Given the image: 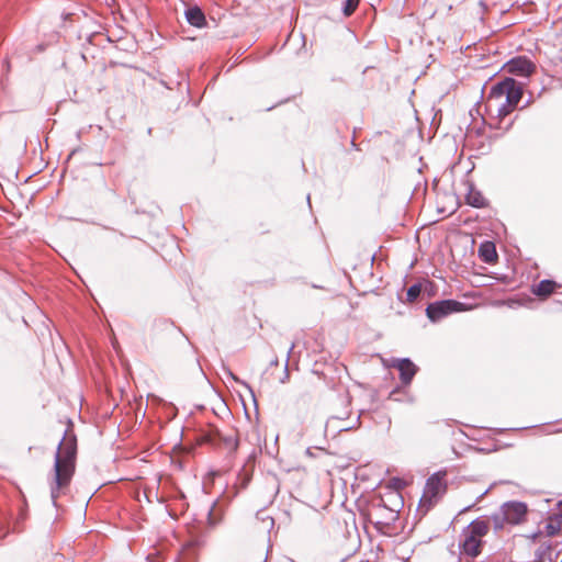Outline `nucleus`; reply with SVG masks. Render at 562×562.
<instances>
[{
	"mask_svg": "<svg viewBox=\"0 0 562 562\" xmlns=\"http://www.w3.org/2000/svg\"><path fill=\"white\" fill-rule=\"evenodd\" d=\"M340 419L337 417L330 418L326 424V429H328L330 426H333L336 422H339Z\"/></svg>",
	"mask_w": 562,
	"mask_h": 562,
	"instance_id": "nucleus-19",
	"label": "nucleus"
},
{
	"mask_svg": "<svg viewBox=\"0 0 562 562\" xmlns=\"http://www.w3.org/2000/svg\"><path fill=\"white\" fill-rule=\"evenodd\" d=\"M229 376L233 378L235 381H239L232 372H228Z\"/></svg>",
	"mask_w": 562,
	"mask_h": 562,
	"instance_id": "nucleus-21",
	"label": "nucleus"
},
{
	"mask_svg": "<svg viewBox=\"0 0 562 562\" xmlns=\"http://www.w3.org/2000/svg\"><path fill=\"white\" fill-rule=\"evenodd\" d=\"M488 529L490 525L486 520L475 519L464 530L482 539L488 532Z\"/></svg>",
	"mask_w": 562,
	"mask_h": 562,
	"instance_id": "nucleus-10",
	"label": "nucleus"
},
{
	"mask_svg": "<svg viewBox=\"0 0 562 562\" xmlns=\"http://www.w3.org/2000/svg\"><path fill=\"white\" fill-rule=\"evenodd\" d=\"M422 292V285L419 283H415L411 285L407 290L406 297L408 302H414L417 300V297L420 295Z\"/></svg>",
	"mask_w": 562,
	"mask_h": 562,
	"instance_id": "nucleus-15",
	"label": "nucleus"
},
{
	"mask_svg": "<svg viewBox=\"0 0 562 562\" xmlns=\"http://www.w3.org/2000/svg\"><path fill=\"white\" fill-rule=\"evenodd\" d=\"M555 286L557 283L553 280L544 279L533 286L532 293L546 297L554 291Z\"/></svg>",
	"mask_w": 562,
	"mask_h": 562,
	"instance_id": "nucleus-13",
	"label": "nucleus"
},
{
	"mask_svg": "<svg viewBox=\"0 0 562 562\" xmlns=\"http://www.w3.org/2000/svg\"><path fill=\"white\" fill-rule=\"evenodd\" d=\"M445 476V472H436L427 479L419 501V507L425 512H428L446 493L447 483Z\"/></svg>",
	"mask_w": 562,
	"mask_h": 562,
	"instance_id": "nucleus-3",
	"label": "nucleus"
},
{
	"mask_svg": "<svg viewBox=\"0 0 562 562\" xmlns=\"http://www.w3.org/2000/svg\"><path fill=\"white\" fill-rule=\"evenodd\" d=\"M216 436L227 450L235 451L238 448V438L234 430H231L228 434H222L217 430Z\"/></svg>",
	"mask_w": 562,
	"mask_h": 562,
	"instance_id": "nucleus-14",
	"label": "nucleus"
},
{
	"mask_svg": "<svg viewBox=\"0 0 562 562\" xmlns=\"http://www.w3.org/2000/svg\"><path fill=\"white\" fill-rule=\"evenodd\" d=\"M479 255L481 259L486 263H492L497 259V252L494 244L484 243L479 248Z\"/></svg>",
	"mask_w": 562,
	"mask_h": 562,
	"instance_id": "nucleus-12",
	"label": "nucleus"
},
{
	"mask_svg": "<svg viewBox=\"0 0 562 562\" xmlns=\"http://www.w3.org/2000/svg\"><path fill=\"white\" fill-rule=\"evenodd\" d=\"M77 441L74 436H65L59 442L54 462V482L50 486V497L55 505L60 488L67 486L75 473Z\"/></svg>",
	"mask_w": 562,
	"mask_h": 562,
	"instance_id": "nucleus-1",
	"label": "nucleus"
},
{
	"mask_svg": "<svg viewBox=\"0 0 562 562\" xmlns=\"http://www.w3.org/2000/svg\"><path fill=\"white\" fill-rule=\"evenodd\" d=\"M504 67L508 74L524 78L529 77L535 70V65L524 56L508 60Z\"/></svg>",
	"mask_w": 562,
	"mask_h": 562,
	"instance_id": "nucleus-6",
	"label": "nucleus"
},
{
	"mask_svg": "<svg viewBox=\"0 0 562 562\" xmlns=\"http://www.w3.org/2000/svg\"><path fill=\"white\" fill-rule=\"evenodd\" d=\"M465 311V304L456 300L436 301L426 307V315L431 322H439L446 316Z\"/></svg>",
	"mask_w": 562,
	"mask_h": 562,
	"instance_id": "nucleus-5",
	"label": "nucleus"
},
{
	"mask_svg": "<svg viewBox=\"0 0 562 562\" xmlns=\"http://www.w3.org/2000/svg\"><path fill=\"white\" fill-rule=\"evenodd\" d=\"M289 371H288V360L285 361V367H284V374H283V378L280 380L281 383H285L288 380H289Z\"/></svg>",
	"mask_w": 562,
	"mask_h": 562,
	"instance_id": "nucleus-18",
	"label": "nucleus"
},
{
	"mask_svg": "<svg viewBox=\"0 0 562 562\" xmlns=\"http://www.w3.org/2000/svg\"><path fill=\"white\" fill-rule=\"evenodd\" d=\"M337 428H338V431H346V430L350 429L351 426L341 425V426H337Z\"/></svg>",
	"mask_w": 562,
	"mask_h": 562,
	"instance_id": "nucleus-20",
	"label": "nucleus"
},
{
	"mask_svg": "<svg viewBox=\"0 0 562 562\" xmlns=\"http://www.w3.org/2000/svg\"><path fill=\"white\" fill-rule=\"evenodd\" d=\"M527 514V506L521 502H508L501 507L498 514H494L492 519L494 521V528L501 529L503 527L502 521L515 525L522 521Z\"/></svg>",
	"mask_w": 562,
	"mask_h": 562,
	"instance_id": "nucleus-4",
	"label": "nucleus"
},
{
	"mask_svg": "<svg viewBox=\"0 0 562 562\" xmlns=\"http://www.w3.org/2000/svg\"><path fill=\"white\" fill-rule=\"evenodd\" d=\"M221 521V516L216 515V504H213L212 508L207 513V524L211 527H215Z\"/></svg>",
	"mask_w": 562,
	"mask_h": 562,
	"instance_id": "nucleus-17",
	"label": "nucleus"
},
{
	"mask_svg": "<svg viewBox=\"0 0 562 562\" xmlns=\"http://www.w3.org/2000/svg\"><path fill=\"white\" fill-rule=\"evenodd\" d=\"M560 562H562V558H561V561H560Z\"/></svg>",
	"mask_w": 562,
	"mask_h": 562,
	"instance_id": "nucleus-24",
	"label": "nucleus"
},
{
	"mask_svg": "<svg viewBox=\"0 0 562 562\" xmlns=\"http://www.w3.org/2000/svg\"><path fill=\"white\" fill-rule=\"evenodd\" d=\"M293 348H294V345L292 344L290 349H289V352H291L293 350Z\"/></svg>",
	"mask_w": 562,
	"mask_h": 562,
	"instance_id": "nucleus-22",
	"label": "nucleus"
},
{
	"mask_svg": "<svg viewBox=\"0 0 562 562\" xmlns=\"http://www.w3.org/2000/svg\"><path fill=\"white\" fill-rule=\"evenodd\" d=\"M400 372V379L403 385L407 386L412 383L418 368L408 358L395 359L392 364Z\"/></svg>",
	"mask_w": 562,
	"mask_h": 562,
	"instance_id": "nucleus-7",
	"label": "nucleus"
},
{
	"mask_svg": "<svg viewBox=\"0 0 562 562\" xmlns=\"http://www.w3.org/2000/svg\"><path fill=\"white\" fill-rule=\"evenodd\" d=\"M465 201L469 205L473 207H483L486 205L485 198L473 186L469 187L468 193L465 195Z\"/></svg>",
	"mask_w": 562,
	"mask_h": 562,
	"instance_id": "nucleus-11",
	"label": "nucleus"
},
{
	"mask_svg": "<svg viewBox=\"0 0 562 562\" xmlns=\"http://www.w3.org/2000/svg\"><path fill=\"white\" fill-rule=\"evenodd\" d=\"M186 19L195 27H203L206 24L205 15L199 7L189 8L186 11Z\"/></svg>",
	"mask_w": 562,
	"mask_h": 562,
	"instance_id": "nucleus-9",
	"label": "nucleus"
},
{
	"mask_svg": "<svg viewBox=\"0 0 562 562\" xmlns=\"http://www.w3.org/2000/svg\"><path fill=\"white\" fill-rule=\"evenodd\" d=\"M460 541L461 552L468 557L475 558L481 553L482 539L463 530Z\"/></svg>",
	"mask_w": 562,
	"mask_h": 562,
	"instance_id": "nucleus-8",
	"label": "nucleus"
},
{
	"mask_svg": "<svg viewBox=\"0 0 562 562\" xmlns=\"http://www.w3.org/2000/svg\"><path fill=\"white\" fill-rule=\"evenodd\" d=\"M522 85L513 78L493 85L486 98V106L490 112H495L498 117H505L512 113L522 98Z\"/></svg>",
	"mask_w": 562,
	"mask_h": 562,
	"instance_id": "nucleus-2",
	"label": "nucleus"
},
{
	"mask_svg": "<svg viewBox=\"0 0 562 562\" xmlns=\"http://www.w3.org/2000/svg\"><path fill=\"white\" fill-rule=\"evenodd\" d=\"M360 0H345L342 12L346 16H350L359 5Z\"/></svg>",
	"mask_w": 562,
	"mask_h": 562,
	"instance_id": "nucleus-16",
	"label": "nucleus"
},
{
	"mask_svg": "<svg viewBox=\"0 0 562 562\" xmlns=\"http://www.w3.org/2000/svg\"><path fill=\"white\" fill-rule=\"evenodd\" d=\"M241 383L244 384V386H246V387H248L250 390V387H249V385L247 383H245V382H241Z\"/></svg>",
	"mask_w": 562,
	"mask_h": 562,
	"instance_id": "nucleus-23",
	"label": "nucleus"
}]
</instances>
